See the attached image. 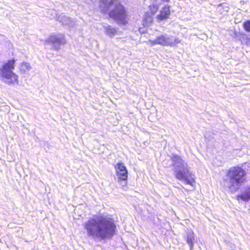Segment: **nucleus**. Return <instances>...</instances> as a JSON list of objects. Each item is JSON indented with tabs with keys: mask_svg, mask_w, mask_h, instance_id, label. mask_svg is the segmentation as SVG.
<instances>
[{
	"mask_svg": "<svg viewBox=\"0 0 250 250\" xmlns=\"http://www.w3.org/2000/svg\"><path fill=\"white\" fill-rule=\"evenodd\" d=\"M83 227L87 236L95 241L111 240L117 231L114 219L103 216L89 219Z\"/></svg>",
	"mask_w": 250,
	"mask_h": 250,
	"instance_id": "obj_1",
	"label": "nucleus"
},
{
	"mask_svg": "<svg viewBox=\"0 0 250 250\" xmlns=\"http://www.w3.org/2000/svg\"><path fill=\"white\" fill-rule=\"evenodd\" d=\"M99 7L102 13L107 14L117 24H127V9L119 0H100Z\"/></svg>",
	"mask_w": 250,
	"mask_h": 250,
	"instance_id": "obj_2",
	"label": "nucleus"
},
{
	"mask_svg": "<svg viewBox=\"0 0 250 250\" xmlns=\"http://www.w3.org/2000/svg\"><path fill=\"white\" fill-rule=\"evenodd\" d=\"M171 163L175 178L180 181H184L188 185H193L194 183L193 175L189 170L188 164L182 158L176 154L171 156Z\"/></svg>",
	"mask_w": 250,
	"mask_h": 250,
	"instance_id": "obj_3",
	"label": "nucleus"
},
{
	"mask_svg": "<svg viewBox=\"0 0 250 250\" xmlns=\"http://www.w3.org/2000/svg\"><path fill=\"white\" fill-rule=\"evenodd\" d=\"M246 175V171L241 167H231L227 171L224 184L231 192H235L245 181Z\"/></svg>",
	"mask_w": 250,
	"mask_h": 250,
	"instance_id": "obj_4",
	"label": "nucleus"
},
{
	"mask_svg": "<svg viewBox=\"0 0 250 250\" xmlns=\"http://www.w3.org/2000/svg\"><path fill=\"white\" fill-rule=\"evenodd\" d=\"M15 62L14 60H9L0 67V80L6 84H13L18 81V76L13 71Z\"/></svg>",
	"mask_w": 250,
	"mask_h": 250,
	"instance_id": "obj_5",
	"label": "nucleus"
},
{
	"mask_svg": "<svg viewBox=\"0 0 250 250\" xmlns=\"http://www.w3.org/2000/svg\"><path fill=\"white\" fill-rule=\"evenodd\" d=\"M149 42L151 46L159 44L162 46H173L178 44L180 41L177 38L165 34L158 36L154 40H149Z\"/></svg>",
	"mask_w": 250,
	"mask_h": 250,
	"instance_id": "obj_6",
	"label": "nucleus"
},
{
	"mask_svg": "<svg viewBox=\"0 0 250 250\" xmlns=\"http://www.w3.org/2000/svg\"><path fill=\"white\" fill-rule=\"evenodd\" d=\"M116 172L118 183L123 188L126 187L128 172L123 163H118L115 166Z\"/></svg>",
	"mask_w": 250,
	"mask_h": 250,
	"instance_id": "obj_7",
	"label": "nucleus"
},
{
	"mask_svg": "<svg viewBox=\"0 0 250 250\" xmlns=\"http://www.w3.org/2000/svg\"><path fill=\"white\" fill-rule=\"evenodd\" d=\"M64 42V36L61 34L51 36L45 41V43L52 44L53 49L55 50H59L60 46Z\"/></svg>",
	"mask_w": 250,
	"mask_h": 250,
	"instance_id": "obj_8",
	"label": "nucleus"
},
{
	"mask_svg": "<svg viewBox=\"0 0 250 250\" xmlns=\"http://www.w3.org/2000/svg\"><path fill=\"white\" fill-rule=\"evenodd\" d=\"M170 6L167 4L160 10V14L157 15V18L158 20L163 21L168 18L170 11Z\"/></svg>",
	"mask_w": 250,
	"mask_h": 250,
	"instance_id": "obj_9",
	"label": "nucleus"
},
{
	"mask_svg": "<svg viewBox=\"0 0 250 250\" xmlns=\"http://www.w3.org/2000/svg\"><path fill=\"white\" fill-rule=\"evenodd\" d=\"M104 28L105 31V34L110 38L114 37L117 34V29L115 27H113L111 25H107L104 26Z\"/></svg>",
	"mask_w": 250,
	"mask_h": 250,
	"instance_id": "obj_10",
	"label": "nucleus"
},
{
	"mask_svg": "<svg viewBox=\"0 0 250 250\" xmlns=\"http://www.w3.org/2000/svg\"><path fill=\"white\" fill-rule=\"evenodd\" d=\"M195 236L193 231H190L187 233V242L189 246L190 250L193 248V245L195 243Z\"/></svg>",
	"mask_w": 250,
	"mask_h": 250,
	"instance_id": "obj_11",
	"label": "nucleus"
},
{
	"mask_svg": "<svg viewBox=\"0 0 250 250\" xmlns=\"http://www.w3.org/2000/svg\"><path fill=\"white\" fill-rule=\"evenodd\" d=\"M238 198L244 201H249L250 199V187L247 188L244 192L238 196Z\"/></svg>",
	"mask_w": 250,
	"mask_h": 250,
	"instance_id": "obj_12",
	"label": "nucleus"
},
{
	"mask_svg": "<svg viewBox=\"0 0 250 250\" xmlns=\"http://www.w3.org/2000/svg\"><path fill=\"white\" fill-rule=\"evenodd\" d=\"M153 21V18L151 16L148 14L144 15L143 19V25L145 27L150 26Z\"/></svg>",
	"mask_w": 250,
	"mask_h": 250,
	"instance_id": "obj_13",
	"label": "nucleus"
},
{
	"mask_svg": "<svg viewBox=\"0 0 250 250\" xmlns=\"http://www.w3.org/2000/svg\"><path fill=\"white\" fill-rule=\"evenodd\" d=\"M30 68V65L29 63L27 62H23L21 63L20 67L21 71L24 73L27 72Z\"/></svg>",
	"mask_w": 250,
	"mask_h": 250,
	"instance_id": "obj_14",
	"label": "nucleus"
},
{
	"mask_svg": "<svg viewBox=\"0 0 250 250\" xmlns=\"http://www.w3.org/2000/svg\"><path fill=\"white\" fill-rule=\"evenodd\" d=\"M229 10V7L226 4H221L219 5L217 8V10L220 14H222L224 12H227Z\"/></svg>",
	"mask_w": 250,
	"mask_h": 250,
	"instance_id": "obj_15",
	"label": "nucleus"
},
{
	"mask_svg": "<svg viewBox=\"0 0 250 250\" xmlns=\"http://www.w3.org/2000/svg\"><path fill=\"white\" fill-rule=\"evenodd\" d=\"M58 19L63 24H69L71 21L70 19L65 16H60L58 18Z\"/></svg>",
	"mask_w": 250,
	"mask_h": 250,
	"instance_id": "obj_16",
	"label": "nucleus"
},
{
	"mask_svg": "<svg viewBox=\"0 0 250 250\" xmlns=\"http://www.w3.org/2000/svg\"><path fill=\"white\" fill-rule=\"evenodd\" d=\"M243 28L248 32H250V21H247L243 23Z\"/></svg>",
	"mask_w": 250,
	"mask_h": 250,
	"instance_id": "obj_17",
	"label": "nucleus"
},
{
	"mask_svg": "<svg viewBox=\"0 0 250 250\" xmlns=\"http://www.w3.org/2000/svg\"><path fill=\"white\" fill-rule=\"evenodd\" d=\"M149 9H150V10L151 11V13L153 14H154L158 11V10L159 9V7H158V5L157 4H155V5L153 4L152 5L149 6Z\"/></svg>",
	"mask_w": 250,
	"mask_h": 250,
	"instance_id": "obj_18",
	"label": "nucleus"
},
{
	"mask_svg": "<svg viewBox=\"0 0 250 250\" xmlns=\"http://www.w3.org/2000/svg\"><path fill=\"white\" fill-rule=\"evenodd\" d=\"M242 42L247 46H250V36L243 38Z\"/></svg>",
	"mask_w": 250,
	"mask_h": 250,
	"instance_id": "obj_19",
	"label": "nucleus"
},
{
	"mask_svg": "<svg viewBox=\"0 0 250 250\" xmlns=\"http://www.w3.org/2000/svg\"><path fill=\"white\" fill-rule=\"evenodd\" d=\"M139 31L141 33H145L146 32V30L144 28L140 27L139 29Z\"/></svg>",
	"mask_w": 250,
	"mask_h": 250,
	"instance_id": "obj_20",
	"label": "nucleus"
},
{
	"mask_svg": "<svg viewBox=\"0 0 250 250\" xmlns=\"http://www.w3.org/2000/svg\"><path fill=\"white\" fill-rule=\"evenodd\" d=\"M163 164L165 166V167H168V166L166 164V162L165 161H164L163 163Z\"/></svg>",
	"mask_w": 250,
	"mask_h": 250,
	"instance_id": "obj_21",
	"label": "nucleus"
},
{
	"mask_svg": "<svg viewBox=\"0 0 250 250\" xmlns=\"http://www.w3.org/2000/svg\"><path fill=\"white\" fill-rule=\"evenodd\" d=\"M161 1L163 2H168L169 1V0H161Z\"/></svg>",
	"mask_w": 250,
	"mask_h": 250,
	"instance_id": "obj_22",
	"label": "nucleus"
}]
</instances>
